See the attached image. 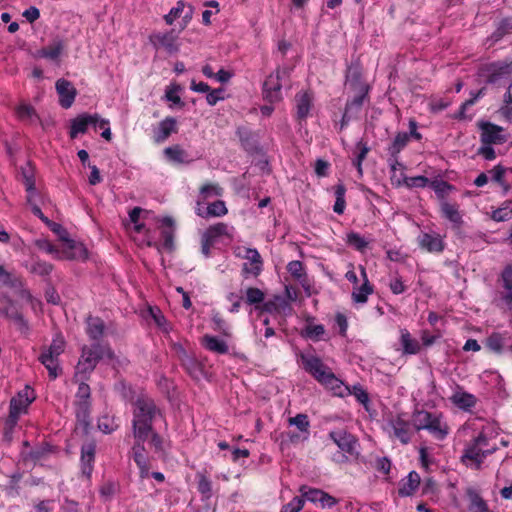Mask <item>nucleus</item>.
<instances>
[{
  "instance_id": "f257e3e1",
  "label": "nucleus",
  "mask_w": 512,
  "mask_h": 512,
  "mask_svg": "<svg viewBox=\"0 0 512 512\" xmlns=\"http://www.w3.org/2000/svg\"><path fill=\"white\" fill-rule=\"evenodd\" d=\"M103 358H108L109 360H113L115 358V354L109 345H103L99 342H95L89 346H83L79 361L75 368L73 381L87 380L89 375L96 368L98 362Z\"/></svg>"
},
{
  "instance_id": "f03ea898",
  "label": "nucleus",
  "mask_w": 512,
  "mask_h": 512,
  "mask_svg": "<svg viewBox=\"0 0 512 512\" xmlns=\"http://www.w3.org/2000/svg\"><path fill=\"white\" fill-rule=\"evenodd\" d=\"M300 359L305 371L311 374L319 383L331 389L335 395H343L346 390L344 383L335 376L319 357L310 353H302Z\"/></svg>"
},
{
  "instance_id": "7ed1b4c3",
  "label": "nucleus",
  "mask_w": 512,
  "mask_h": 512,
  "mask_svg": "<svg viewBox=\"0 0 512 512\" xmlns=\"http://www.w3.org/2000/svg\"><path fill=\"white\" fill-rule=\"evenodd\" d=\"M412 421L415 431L427 430L438 441L446 439L450 433V427L442 413L415 410Z\"/></svg>"
},
{
  "instance_id": "20e7f679",
  "label": "nucleus",
  "mask_w": 512,
  "mask_h": 512,
  "mask_svg": "<svg viewBox=\"0 0 512 512\" xmlns=\"http://www.w3.org/2000/svg\"><path fill=\"white\" fill-rule=\"evenodd\" d=\"M133 411V436L141 438L145 433H152V422L159 413L154 401L148 397H139Z\"/></svg>"
},
{
  "instance_id": "39448f33",
  "label": "nucleus",
  "mask_w": 512,
  "mask_h": 512,
  "mask_svg": "<svg viewBox=\"0 0 512 512\" xmlns=\"http://www.w3.org/2000/svg\"><path fill=\"white\" fill-rule=\"evenodd\" d=\"M66 341L64 337L59 333L56 334L49 346L43 347L38 360L47 369L49 377L55 380L59 375L62 374V368L60 366L59 357L65 351Z\"/></svg>"
},
{
  "instance_id": "423d86ee",
  "label": "nucleus",
  "mask_w": 512,
  "mask_h": 512,
  "mask_svg": "<svg viewBox=\"0 0 512 512\" xmlns=\"http://www.w3.org/2000/svg\"><path fill=\"white\" fill-rule=\"evenodd\" d=\"M329 438L337 445L339 452L334 454L333 460L337 463H346L351 458L357 459L359 456L358 439L344 429L333 430L329 433Z\"/></svg>"
},
{
  "instance_id": "0eeeda50",
  "label": "nucleus",
  "mask_w": 512,
  "mask_h": 512,
  "mask_svg": "<svg viewBox=\"0 0 512 512\" xmlns=\"http://www.w3.org/2000/svg\"><path fill=\"white\" fill-rule=\"evenodd\" d=\"M496 450L495 447L489 446L487 436L480 433L469 444L466 445L461 456V462L466 466L480 469L484 459Z\"/></svg>"
},
{
  "instance_id": "6e6552de",
  "label": "nucleus",
  "mask_w": 512,
  "mask_h": 512,
  "mask_svg": "<svg viewBox=\"0 0 512 512\" xmlns=\"http://www.w3.org/2000/svg\"><path fill=\"white\" fill-rule=\"evenodd\" d=\"M34 390L26 386L23 390L13 397L10 401L9 416L5 423V435L11 434L13 428L18 422L19 416L26 413L28 406L35 400Z\"/></svg>"
},
{
  "instance_id": "1a4fd4ad",
  "label": "nucleus",
  "mask_w": 512,
  "mask_h": 512,
  "mask_svg": "<svg viewBox=\"0 0 512 512\" xmlns=\"http://www.w3.org/2000/svg\"><path fill=\"white\" fill-rule=\"evenodd\" d=\"M85 381L86 380H78L74 382L78 383V389L75 395L76 417L77 420L86 427L90 423L91 389L90 386L85 383Z\"/></svg>"
},
{
  "instance_id": "9d476101",
  "label": "nucleus",
  "mask_w": 512,
  "mask_h": 512,
  "mask_svg": "<svg viewBox=\"0 0 512 512\" xmlns=\"http://www.w3.org/2000/svg\"><path fill=\"white\" fill-rule=\"evenodd\" d=\"M235 255L246 259L247 262L242 265V275L244 278L258 277L263 270V259L255 248L238 247Z\"/></svg>"
},
{
  "instance_id": "9b49d317",
  "label": "nucleus",
  "mask_w": 512,
  "mask_h": 512,
  "mask_svg": "<svg viewBox=\"0 0 512 512\" xmlns=\"http://www.w3.org/2000/svg\"><path fill=\"white\" fill-rule=\"evenodd\" d=\"M150 433H145L141 438L134 437L135 443L132 447V458L139 468L141 478H147L149 476L150 464L149 458L146 454L144 442L148 440Z\"/></svg>"
},
{
  "instance_id": "f8f14e48",
  "label": "nucleus",
  "mask_w": 512,
  "mask_h": 512,
  "mask_svg": "<svg viewBox=\"0 0 512 512\" xmlns=\"http://www.w3.org/2000/svg\"><path fill=\"white\" fill-rule=\"evenodd\" d=\"M389 425L393 430V435L402 443L408 444L413 436L414 427L413 421L407 419L404 414H399L392 417Z\"/></svg>"
},
{
  "instance_id": "ddd939ff",
  "label": "nucleus",
  "mask_w": 512,
  "mask_h": 512,
  "mask_svg": "<svg viewBox=\"0 0 512 512\" xmlns=\"http://www.w3.org/2000/svg\"><path fill=\"white\" fill-rule=\"evenodd\" d=\"M0 315H4L17 327L22 333H27L29 325L24 319L23 315L18 311L17 307L13 302L4 297L0 298Z\"/></svg>"
},
{
  "instance_id": "4468645a",
  "label": "nucleus",
  "mask_w": 512,
  "mask_h": 512,
  "mask_svg": "<svg viewBox=\"0 0 512 512\" xmlns=\"http://www.w3.org/2000/svg\"><path fill=\"white\" fill-rule=\"evenodd\" d=\"M285 75L286 71L277 70L275 73L270 74L263 84V94L266 100L270 103L279 102L282 99L281 95V75Z\"/></svg>"
},
{
  "instance_id": "2eb2a0df",
  "label": "nucleus",
  "mask_w": 512,
  "mask_h": 512,
  "mask_svg": "<svg viewBox=\"0 0 512 512\" xmlns=\"http://www.w3.org/2000/svg\"><path fill=\"white\" fill-rule=\"evenodd\" d=\"M234 227L224 222H218L210 225L202 235L207 238L208 241L214 244L221 241H232L234 236Z\"/></svg>"
},
{
  "instance_id": "dca6fc26",
  "label": "nucleus",
  "mask_w": 512,
  "mask_h": 512,
  "mask_svg": "<svg viewBox=\"0 0 512 512\" xmlns=\"http://www.w3.org/2000/svg\"><path fill=\"white\" fill-rule=\"evenodd\" d=\"M296 119L301 122L308 118L314 106V95L309 90L299 91L294 98Z\"/></svg>"
},
{
  "instance_id": "f3484780",
  "label": "nucleus",
  "mask_w": 512,
  "mask_h": 512,
  "mask_svg": "<svg viewBox=\"0 0 512 512\" xmlns=\"http://www.w3.org/2000/svg\"><path fill=\"white\" fill-rule=\"evenodd\" d=\"M61 239L65 242L62 249H60V254L57 256V259H67V260H85L88 257L86 247L74 240L68 239L64 236H61Z\"/></svg>"
},
{
  "instance_id": "a211bd4d",
  "label": "nucleus",
  "mask_w": 512,
  "mask_h": 512,
  "mask_svg": "<svg viewBox=\"0 0 512 512\" xmlns=\"http://www.w3.org/2000/svg\"><path fill=\"white\" fill-rule=\"evenodd\" d=\"M481 143L482 144H503L507 141V137L503 134L504 129L501 126L491 122H480Z\"/></svg>"
},
{
  "instance_id": "6ab92c4d",
  "label": "nucleus",
  "mask_w": 512,
  "mask_h": 512,
  "mask_svg": "<svg viewBox=\"0 0 512 512\" xmlns=\"http://www.w3.org/2000/svg\"><path fill=\"white\" fill-rule=\"evenodd\" d=\"M421 249L429 253H441L445 249L443 237L436 232H423L417 238Z\"/></svg>"
},
{
  "instance_id": "aec40b11",
  "label": "nucleus",
  "mask_w": 512,
  "mask_h": 512,
  "mask_svg": "<svg viewBox=\"0 0 512 512\" xmlns=\"http://www.w3.org/2000/svg\"><path fill=\"white\" fill-rule=\"evenodd\" d=\"M56 91L59 95V104L65 108L68 109L72 106L77 91L73 84L65 79H59L56 82Z\"/></svg>"
},
{
  "instance_id": "412c9836",
  "label": "nucleus",
  "mask_w": 512,
  "mask_h": 512,
  "mask_svg": "<svg viewBox=\"0 0 512 512\" xmlns=\"http://www.w3.org/2000/svg\"><path fill=\"white\" fill-rule=\"evenodd\" d=\"M86 334L91 340L98 341L106 331L105 322L98 316H87L86 320Z\"/></svg>"
},
{
  "instance_id": "4be33fe9",
  "label": "nucleus",
  "mask_w": 512,
  "mask_h": 512,
  "mask_svg": "<svg viewBox=\"0 0 512 512\" xmlns=\"http://www.w3.org/2000/svg\"><path fill=\"white\" fill-rule=\"evenodd\" d=\"M177 130L176 119L174 117H166L154 131V140L156 143H163L172 133H176Z\"/></svg>"
},
{
  "instance_id": "5701e85b",
  "label": "nucleus",
  "mask_w": 512,
  "mask_h": 512,
  "mask_svg": "<svg viewBox=\"0 0 512 512\" xmlns=\"http://www.w3.org/2000/svg\"><path fill=\"white\" fill-rule=\"evenodd\" d=\"M486 70L488 72L486 82L495 84L502 76L512 73V62L491 63Z\"/></svg>"
},
{
  "instance_id": "b1692460",
  "label": "nucleus",
  "mask_w": 512,
  "mask_h": 512,
  "mask_svg": "<svg viewBox=\"0 0 512 512\" xmlns=\"http://www.w3.org/2000/svg\"><path fill=\"white\" fill-rule=\"evenodd\" d=\"M96 445L93 442L84 444L81 448V468L82 473L86 477H90L93 470V463L95 459Z\"/></svg>"
},
{
  "instance_id": "393cba45",
  "label": "nucleus",
  "mask_w": 512,
  "mask_h": 512,
  "mask_svg": "<svg viewBox=\"0 0 512 512\" xmlns=\"http://www.w3.org/2000/svg\"><path fill=\"white\" fill-rule=\"evenodd\" d=\"M502 292L501 300L512 309V265H508L501 273Z\"/></svg>"
},
{
  "instance_id": "a878e982",
  "label": "nucleus",
  "mask_w": 512,
  "mask_h": 512,
  "mask_svg": "<svg viewBox=\"0 0 512 512\" xmlns=\"http://www.w3.org/2000/svg\"><path fill=\"white\" fill-rule=\"evenodd\" d=\"M368 86L367 85H361L359 90H355L357 94L354 96V98L351 101H348L345 107V112L342 117V122L345 123L350 120V113H352L354 110L358 111L364 101V98L368 94Z\"/></svg>"
},
{
  "instance_id": "bb28decb",
  "label": "nucleus",
  "mask_w": 512,
  "mask_h": 512,
  "mask_svg": "<svg viewBox=\"0 0 512 512\" xmlns=\"http://www.w3.org/2000/svg\"><path fill=\"white\" fill-rule=\"evenodd\" d=\"M420 485V476L417 472L411 471L400 483L398 493L402 497L411 496Z\"/></svg>"
},
{
  "instance_id": "cd10ccee",
  "label": "nucleus",
  "mask_w": 512,
  "mask_h": 512,
  "mask_svg": "<svg viewBox=\"0 0 512 512\" xmlns=\"http://www.w3.org/2000/svg\"><path fill=\"white\" fill-rule=\"evenodd\" d=\"M261 309L268 313H283L285 315L290 314L292 311L289 302L280 296H276L272 300L265 302Z\"/></svg>"
},
{
  "instance_id": "c85d7f7f",
  "label": "nucleus",
  "mask_w": 512,
  "mask_h": 512,
  "mask_svg": "<svg viewBox=\"0 0 512 512\" xmlns=\"http://www.w3.org/2000/svg\"><path fill=\"white\" fill-rule=\"evenodd\" d=\"M466 496L469 500V510L471 512H490L486 501L475 488L468 487L466 489Z\"/></svg>"
},
{
  "instance_id": "c756f323",
  "label": "nucleus",
  "mask_w": 512,
  "mask_h": 512,
  "mask_svg": "<svg viewBox=\"0 0 512 512\" xmlns=\"http://www.w3.org/2000/svg\"><path fill=\"white\" fill-rule=\"evenodd\" d=\"M400 334V342L404 354L414 355L420 352V343L418 342V340L411 336L410 332L407 329H401Z\"/></svg>"
},
{
  "instance_id": "7c9ffc66",
  "label": "nucleus",
  "mask_w": 512,
  "mask_h": 512,
  "mask_svg": "<svg viewBox=\"0 0 512 512\" xmlns=\"http://www.w3.org/2000/svg\"><path fill=\"white\" fill-rule=\"evenodd\" d=\"M410 141V135L406 132H399L394 137L392 143L387 148L391 158L395 159L397 163L398 154L407 146Z\"/></svg>"
},
{
  "instance_id": "2f4dec72",
  "label": "nucleus",
  "mask_w": 512,
  "mask_h": 512,
  "mask_svg": "<svg viewBox=\"0 0 512 512\" xmlns=\"http://www.w3.org/2000/svg\"><path fill=\"white\" fill-rule=\"evenodd\" d=\"M164 155L169 162L176 164L189 163L188 153L180 146L173 145L164 149Z\"/></svg>"
},
{
  "instance_id": "473e14b6",
  "label": "nucleus",
  "mask_w": 512,
  "mask_h": 512,
  "mask_svg": "<svg viewBox=\"0 0 512 512\" xmlns=\"http://www.w3.org/2000/svg\"><path fill=\"white\" fill-rule=\"evenodd\" d=\"M202 345L209 351L217 354L228 353V345L225 341L218 339L215 336L204 335L201 340Z\"/></svg>"
},
{
  "instance_id": "72a5a7b5",
  "label": "nucleus",
  "mask_w": 512,
  "mask_h": 512,
  "mask_svg": "<svg viewBox=\"0 0 512 512\" xmlns=\"http://www.w3.org/2000/svg\"><path fill=\"white\" fill-rule=\"evenodd\" d=\"M151 41L156 48H164L169 53L177 51L175 38L171 33L156 34L151 37Z\"/></svg>"
},
{
  "instance_id": "f704fd0d",
  "label": "nucleus",
  "mask_w": 512,
  "mask_h": 512,
  "mask_svg": "<svg viewBox=\"0 0 512 512\" xmlns=\"http://www.w3.org/2000/svg\"><path fill=\"white\" fill-rule=\"evenodd\" d=\"M451 401L460 409L470 410L476 404V397L464 391H456L452 395Z\"/></svg>"
},
{
  "instance_id": "c9c22d12",
  "label": "nucleus",
  "mask_w": 512,
  "mask_h": 512,
  "mask_svg": "<svg viewBox=\"0 0 512 512\" xmlns=\"http://www.w3.org/2000/svg\"><path fill=\"white\" fill-rule=\"evenodd\" d=\"M508 333L494 332L490 334L486 339V346L495 353H501L506 345Z\"/></svg>"
},
{
  "instance_id": "e433bc0d",
  "label": "nucleus",
  "mask_w": 512,
  "mask_h": 512,
  "mask_svg": "<svg viewBox=\"0 0 512 512\" xmlns=\"http://www.w3.org/2000/svg\"><path fill=\"white\" fill-rule=\"evenodd\" d=\"M92 117L89 114H83L78 116L72 121L70 129V137L76 138L78 134L86 132L89 125H91Z\"/></svg>"
},
{
  "instance_id": "4c0bfd02",
  "label": "nucleus",
  "mask_w": 512,
  "mask_h": 512,
  "mask_svg": "<svg viewBox=\"0 0 512 512\" xmlns=\"http://www.w3.org/2000/svg\"><path fill=\"white\" fill-rule=\"evenodd\" d=\"M373 291V286L370 283H362V285L354 287L351 298L354 303L365 304Z\"/></svg>"
},
{
  "instance_id": "58836bf2",
  "label": "nucleus",
  "mask_w": 512,
  "mask_h": 512,
  "mask_svg": "<svg viewBox=\"0 0 512 512\" xmlns=\"http://www.w3.org/2000/svg\"><path fill=\"white\" fill-rule=\"evenodd\" d=\"M243 299L247 305H258L264 302L265 293L257 287H248L243 291Z\"/></svg>"
},
{
  "instance_id": "ea45409f",
  "label": "nucleus",
  "mask_w": 512,
  "mask_h": 512,
  "mask_svg": "<svg viewBox=\"0 0 512 512\" xmlns=\"http://www.w3.org/2000/svg\"><path fill=\"white\" fill-rule=\"evenodd\" d=\"M506 168L502 165H496L493 167L489 174L491 175V180L497 183L503 190V193L506 194L510 190V185L505 179Z\"/></svg>"
},
{
  "instance_id": "a19ab883",
  "label": "nucleus",
  "mask_w": 512,
  "mask_h": 512,
  "mask_svg": "<svg viewBox=\"0 0 512 512\" xmlns=\"http://www.w3.org/2000/svg\"><path fill=\"white\" fill-rule=\"evenodd\" d=\"M441 212L447 220L454 223L455 225H460L462 223V217L459 213L457 205L443 202L441 204Z\"/></svg>"
},
{
  "instance_id": "79ce46f5",
  "label": "nucleus",
  "mask_w": 512,
  "mask_h": 512,
  "mask_svg": "<svg viewBox=\"0 0 512 512\" xmlns=\"http://www.w3.org/2000/svg\"><path fill=\"white\" fill-rule=\"evenodd\" d=\"M346 243L353 247L355 250L359 252H365L368 248L369 241H367L363 236H361L357 232H349L346 236Z\"/></svg>"
},
{
  "instance_id": "37998d69",
  "label": "nucleus",
  "mask_w": 512,
  "mask_h": 512,
  "mask_svg": "<svg viewBox=\"0 0 512 512\" xmlns=\"http://www.w3.org/2000/svg\"><path fill=\"white\" fill-rule=\"evenodd\" d=\"M345 388V392L343 393V395H338L339 397L353 395L359 403H361L365 407L367 406V404L369 403V395L361 385H354L352 388L345 385Z\"/></svg>"
},
{
  "instance_id": "c03bdc74",
  "label": "nucleus",
  "mask_w": 512,
  "mask_h": 512,
  "mask_svg": "<svg viewBox=\"0 0 512 512\" xmlns=\"http://www.w3.org/2000/svg\"><path fill=\"white\" fill-rule=\"evenodd\" d=\"M227 213L228 209L226 207L225 202L222 200H217L213 203H210L205 209V214L207 215V218L222 217Z\"/></svg>"
},
{
  "instance_id": "a18cd8bd",
  "label": "nucleus",
  "mask_w": 512,
  "mask_h": 512,
  "mask_svg": "<svg viewBox=\"0 0 512 512\" xmlns=\"http://www.w3.org/2000/svg\"><path fill=\"white\" fill-rule=\"evenodd\" d=\"M345 186L343 184H338L335 187V197L336 201L333 206V211L337 213L338 215L343 214L345 207H346V201H345Z\"/></svg>"
},
{
  "instance_id": "49530a36",
  "label": "nucleus",
  "mask_w": 512,
  "mask_h": 512,
  "mask_svg": "<svg viewBox=\"0 0 512 512\" xmlns=\"http://www.w3.org/2000/svg\"><path fill=\"white\" fill-rule=\"evenodd\" d=\"M288 423L291 426H296L300 432L309 434L310 421L306 414L299 413L294 417L288 419Z\"/></svg>"
},
{
  "instance_id": "de8ad7c7",
  "label": "nucleus",
  "mask_w": 512,
  "mask_h": 512,
  "mask_svg": "<svg viewBox=\"0 0 512 512\" xmlns=\"http://www.w3.org/2000/svg\"><path fill=\"white\" fill-rule=\"evenodd\" d=\"M369 150L370 148L366 142L359 141L356 144V158L354 160V165L356 166L359 174H362V162L365 160Z\"/></svg>"
},
{
  "instance_id": "09e8293b",
  "label": "nucleus",
  "mask_w": 512,
  "mask_h": 512,
  "mask_svg": "<svg viewBox=\"0 0 512 512\" xmlns=\"http://www.w3.org/2000/svg\"><path fill=\"white\" fill-rule=\"evenodd\" d=\"M198 479V491L207 499L211 497L212 484L209 478L202 472H198L196 475Z\"/></svg>"
},
{
  "instance_id": "8fccbe9b",
  "label": "nucleus",
  "mask_w": 512,
  "mask_h": 512,
  "mask_svg": "<svg viewBox=\"0 0 512 512\" xmlns=\"http://www.w3.org/2000/svg\"><path fill=\"white\" fill-rule=\"evenodd\" d=\"M346 83L353 90H359L361 85H366L361 80V74L357 68L349 67L346 75Z\"/></svg>"
},
{
  "instance_id": "3c124183",
  "label": "nucleus",
  "mask_w": 512,
  "mask_h": 512,
  "mask_svg": "<svg viewBox=\"0 0 512 512\" xmlns=\"http://www.w3.org/2000/svg\"><path fill=\"white\" fill-rule=\"evenodd\" d=\"M223 189L217 184H205L200 189V197L202 201H206L208 198L213 196H221Z\"/></svg>"
},
{
  "instance_id": "603ef678",
  "label": "nucleus",
  "mask_w": 512,
  "mask_h": 512,
  "mask_svg": "<svg viewBox=\"0 0 512 512\" xmlns=\"http://www.w3.org/2000/svg\"><path fill=\"white\" fill-rule=\"evenodd\" d=\"M510 202H505L503 207L494 210L491 218L497 222L508 221L512 218V208L509 207Z\"/></svg>"
},
{
  "instance_id": "864d4df0",
  "label": "nucleus",
  "mask_w": 512,
  "mask_h": 512,
  "mask_svg": "<svg viewBox=\"0 0 512 512\" xmlns=\"http://www.w3.org/2000/svg\"><path fill=\"white\" fill-rule=\"evenodd\" d=\"M150 314L152 318L154 319L157 326L164 332L169 333L171 331V326L167 322L165 316L162 314V312L159 309H153L150 308Z\"/></svg>"
},
{
  "instance_id": "5fc2aeb1",
  "label": "nucleus",
  "mask_w": 512,
  "mask_h": 512,
  "mask_svg": "<svg viewBox=\"0 0 512 512\" xmlns=\"http://www.w3.org/2000/svg\"><path fill=\"white\" fill-rule=\"evenodd\" d=\"M287 270L296 280L301 281L306 277L304 267L301 261L294 260L288 263Z\"/></svg>"
},
{
  "instance_id": "6e6d98bb",
  "label": "nucleus",
  "mask_w": 512,
  "mask_h": 512,
  "mask_svg": "<svg viewBox=\"0 0 512 512\" xmlns=\"http://www.w3.org/2000/svg\"><path fill=\"white\" fill-rule=\"evenodd\" d=\"M512 31V22L510 19H503L500 21L497 29L493 33L492 37L495 41L500 40L504 35Z\"/></svg>"
},
{
  "instance_id": "4d7b16f0",
  "label": "nucleus",
  "mask_w": 512,
  "mask_h": 512,
  "mask_svg": "<svg viewBox=\"0 0 512 512\" xmlns=\"http://www.w3.org/2000/svg\"><path fill=\"white\" fill-rule=\"evenodd\" d=\"M325 333V328L322 324L308 325L305 329V335L312 340H320Z\"/></svg>"
},
{
  "instance_id": "13d9d810",
  "label": "nucleus",
  "mask_w": 512,
  "mask_h": 512,
  "mask_svg": "<svg viewBox=\"0 0 512 512\" xmlns=\"http://www.w3.org/2000/svg\"><path fill=\"white\" fill-rule=\"evenodd\" d=\"M300 491L302 493L303 498L312 503H318L319 500H321V496H322V492H323L320 489L306 488V487H302L300 489Z\"/></svg>"
},
{
  "instance_id": "bf43d9fd",
  "label": "nucleus",
  "mask_w": 512,
  "mask_h": 512,
  "mask_svg": "<svg viewBox=\"0 0 512 512\" xmlns=\"http://www.w3.org/2000/svg\"><path fill=\"white\" fill-rule=\"evenodd\" d=\"M52 269H53V266L50 263L45 262V261H36L31 266V271L33 273L41 275V276L49 275L51 273Z\"/></svg>"
},
{
  "instance_id": "052dcab7",
  "label": "nucleus",
  "mask_w": 512,
  "mask_h": 512,
  "mask_svg": "<svg viewBox=\"0 0 512 512\" xmlns=\"http://www.w3.org/2000/svg\"><path fill=\"white\" fill-rule=\"evenodd\" d=\"M304 499L302 497H294L289 503L284 505L281 509L282 512H299L304 506Z\"/></svg>"
},
{
  "instance_id": "680f3d73",
  "label": "nucleus",
  "mask_w": 512,
  "mask_h": 512,
  "mask_svg": "<svg viewBox=\"0 0 512 512\" xmlns=\"http://www.w3.org/2000/svg\"><path fill=\"white\" fill-rule=\"evenodd\" d=\"M185 4L183 1H178L176 6L173 7L170 12L165 15L164 19L168 25H171L176 18L183 12Z\"/></svg>"
},
{
  "instance_id": "e2e57ef3",
  "label": "nucleus",
  "mask_w": 512,
  "mask_h": 512,
  "mask_svg": "<svg viewBox=\"0 0 512 512\" xmlns=\"http://www.w3.org/2000/svg\"><path fill=\"white\" fill-rule=\"evenodd\" d=\"M35 243L39 249L49 254H53L55 258H57V256L60 254V249L56 248L47 239H38Z\"/></svg>"
},
{
  "instance_id": "0e129e2a",
  "label": "nucleus",
  "mask_w": 512,
  "mask_h": 512,
  "mask_svg": "<svg viewBox=\"0 0 512 512\" xmlns=\"http://www.w3.org/2000/svg\"><path fill=\"white\" fill-rule=\"evenodd\" d=\"M431 185L434 191L441 197L448 194L453 189L451 184L443 180L433 181Z\"/></svg>"
},
{
  "instance_id": "69168bd1",
  "label": "nucleus",
  "mask_w": 512,
  "mask_h": 512,
  "mask_svg": "<svg viewBox=\"0 0 512 512\" xmlns=\"http://www.w3.org/2000/svg\"><path fill=\"white\" fill-rule=\"evenodd\" d=\"M223 93H224V89H222V88L214 89L212 91L209 90V92L207 93V96H206L207 103L210 106L216 105L218 101L224 99Z\"/></svg>"
},
{
  "instance_id": "338daca9",
  "label": "nucleus",
  "mask_w": 512,
  "mask_h": 512,
  "mask_svg": "<svg viewBox=\"0 0 512 512\" xmlns=\"http://www.w3.org/2000/svg\"><path fill=\"white\" fill-rule=\"evenodd\" d=\"M389 288L393 294L399 295L406 291V285L400 277H394L389 283Z\"/></svg>"
},
{
  "instance_id": "774afa93",
  "label": "nucleus",
  "mask_w": 512,
  "mask_h": 512,
  "mask_svg": "<svg viewBox=\"0 0 512 512\" xmlns=\"http://www.w3.org/2000/svg\"><path fill=\"white\" fill-rule=\"evenodd\" d=\"M478 155H481L485 160L492 161L496 158V153L491 144H482L478 149Z\"/></svg>"
}]
</instances>
